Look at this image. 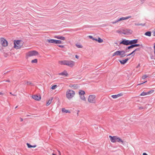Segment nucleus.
Returning a JSON list of instances; mask_svg holds the SVG:
<instances>
[{"instance_id":"nucleus-1","label":"nucleus","mask_w":155,"mask_h":155,"mask_svg":"<svg viewBox=\"0 0 155 155\" xmlns=\"http://www.w3.org/2000/svg\"><path fill=\"white\" fill-rule=\"evenodd\" d=\"M61 65H67L70 67H73L75 64L74 61L71 60H63L59 61Z\"/></svg>"},{"instance_id":"nucleus-2","label":"nucleus","mask_w":155,"mask_h":155,"mask_svg":"<svg viewBox=\"0 0 155 155\" xmlns=\"http://www.w3.org/2000/svg\"><path fill=\"white\" fill-rule=\"evenodd\" d=\"M109 137L110 138V141L112 143H115L116 142L121 143H123L124 141L123 140L117 136H112L110 135L109 136Z\"/></svg>"},{"instance_id":"nucleus-3","label":"nucleus","mask_w":155,"mask_h":155,"mask_svg":"<svg viewBox=\"0 0 155 155\" xmlns=\"http://www.w3.org/2000/svg\"><path fill=\"white\" fill-rule=\"evenodd\" d=\"M75 94L74 91L71 90H68L66 92V97L68 99L72 98Z\"/></svg>"},{"instance_id":"nucleus-4","label":"nucleus","mask_w":155,"mask_h":155,"mask_svg":"<svg viewBox=\"0 0 155 155\" xmlns=\"http://www.w3.org/2000/svg\"><path fill=\"white\" fill-rule=\"evenodd\" d=\"M22 45V41L21 40H15L14 41V48L16 49L20 48Z\"/></svg>"},{"instance_id":"nucleus-5","label":"nucleus","mask_w":155,"mask_h":155,"mask_svg":"<svg viewBox=\"0 0 155 155\" xmlns=\"http://www.w3.org/2000/svg\"><path fill=\"white\" fill-rule=\"evenodd\" d=\"M88 101L91 103L94 104L96 102V96L95 95H90L89 96Z\"/></svg>"},{"instance_id":"nucleus-6","label":"nucleus","mask_w":155,"mask_h":155,"mask_svg":"<svg viewBox=\"0 0 155 155\" xmlns=\"http://www.w3.org/2000/svg\"><path fill=\"white\" fill-rule=\"evenodd\" d=\"M38 53L37 51H32L28 52L27 54V56L28 57H30L38 55Z\"/></svg>"},{"instance_id":"nucleus-7","label":"nucleus","mask_w":155,"mask_h":155,"mask_svg":"<svg viewBox=\"0 0 155 155\" xmlns=\"http://www.w3.org/2000/svg\"><path fill=\"white\" fill-rule=\"evenodd\" d=\"M0 43L4 47L7 46L8 45V41L3 38H1Z\"/></svg>"},{"instance_id":"nucleus-8","label":"nucleus","mask_w":155,"mask_h":155,"mask_svg":"<svg viewBox=\"0 0 155 155\" xmlns=\"http://www.w3.org/2000/svg\"><path fill=\"white\" fill-rule=\"evenodd\" d=\"M123 34L127 35L131 34L133 32L131 30L129 29H126L123 30Z\"/></svg>"},{"instance_id":"nucleus-9","label":"nucleus","mask_w":155,"mask_h":155,"mask_svg":"<svg viewBox=\"0 0 155 155\" xmlns=\"http://www.w3.org/2000/svg\"><path fill=\"white\" fill-rule=\"evenodd\" d=\"M120 44H123L126 45H130L129 44V40L124 39L120 43Z\"/></svg>"},{"instance_id":"nucleus-10","label":"nucleus","mask_w":155,"mask_h":155,"mask_svg":"<svg viewBox=\"0 0 155 155\" xmlns=\"http://www.w3.org/2000/svg\"><path fill=\"white\" fill-rule=\"evenodd\" d=\"M59 75H61L62 76H65L66 77H68V74L67 73V71L64 70L63 72L59 73L58 74Z\"/></svg>"},{"instance_id":"nucleus-11","label":"nucleus","mask_w":155,"mask_h":155,"mask_svg":"<svg viewBox=\"0 0 155 155\" xmlns=\"http://www.w3.org/2000/svg\"><path fill=\"white\" fill-rule=\"evenodd\" d=\"M32 98L35 100L39 101L41 99V96L39 95H33L32 96Z\"/></svg>"},{"instance_id":"nucleus-12","label":"nucleus","mask_w":155,"mask_h":155,"mask_svg":"<svg viewBox=\"0 0 155 155\" xmlns=\"http://www.w3.org/2000/svg\"><path fill=\"white\" fill-rule=\"evenodd\" d=\"M137 39H134L130 41L129 40V44L132 45L136 44L137 42Z\"/></svg>"},{"instance_id":"nucleus-13","label":"nucleus","mask_w":155,"mask_h":155,"mask_svg":"<svg viewBox=\"0 0 155 155\" xmlns=\"http://www.w3.org/2000/svg\"><path fill=\"white\" fill-rule=\"evenodd\" d=\"M131 45L130 46H129L127 47L125 49V51H126V52H129L130 51V49L131 48H132L134 47L133 45Z\"/></svg>"},{"instance_id":"nucleus-14","label":"nucleus","mask_w":155,"mask_h":155,"mask_svg":"<svg viewBox=\"0 0 155 155\" xmlns=\"http://www.w3.org/2000/svg\"><path fill=\"white\" fill-rule=\"evenodd\" d=\"M120 56L121 57H123L126 55L125 54V53L126 52V51H125L124 50L120 51Z\"/></svg>"},{"instance_id":"nucleus-15","label":"nucleus","mask_w":155,"mask_h":155,"mask_svg":"<svg viewBox=\"0 0 155 155\" xmlns=\"http://www.w3.org/2000/svg\"><path fill=\"white\" fill-rule=\"evenodd\" d=\"M123 95L122 93L119 94L117 95H112L111 97L113 98H116L119 97Z\"/></svg>"},{"instance_id":"nucleus-16","label":"nucleus","mask_w":155,"mask_h":155,"mask_svg":"<svg viewBox=\"0 0 155 155\" xmlns=\"http://www.w3.org/2000/svg\"><path fill=\"white\" fill-rule=\"evenodd\" d=\"M129 59L128 58H127L124 60L120 61H119L121 64H124Z\"/></svg>"},{"instance_id":"nucleus-17","label":"nucleus","mask_w":155,"mask_h":155,"mask_svg":"<svg viewBox=\"0 0 155 155\" xmlns=\"http://www.w3.org/2000/svg\"><path fill=\"white\" fill-rule=\"evenodd\" d=\"M53 99V97H51L48 100V101L46 103V105L47 106H48L51 103Z\"/></svg>"},{"instance_id":"nucleus-18","label":"nucleus","mask_w":155,"mask_h":155,"mask_svg":"<svg viewBox=\"0 0 155 155\" xmlns=\"http://www.w3.org/2000/svg\"><path fill=\"white\" fill-rule=\"evenodd\" d=\"M54 37L57 39H60L63 40H65V38L62 36H55Z\"/></svg>"},{"instance_id":"nucleus-19","label":"nucleus","mask_w":155,"mask_h":155,"mask_svg":"<svg viewBox=\"0 0 155 155\" xmlns=\"http://www.w3.org/2000/svg\"><path fill=\"white\" fill-rule=\"evenodd\" d=\"M120 51H116L115 52H114L112 55V56H114L115 55H119L120 56Z\"/></svg>"},{"instance_id":"nucleus-20","label":"nucleus","mask_w":155,"mask_h":155,"mask_svg":"<svg viewBox=\"0 0 155 155\" xmlns=\"http://www.w3.org/2000/svg\"><path fill=\"white\" fill-rule=\"evenodd\" d=\"M47 41L49 43H55V40L54 39H48Z\"/></svg>"},{"instance_id":"nucleus-21","label":"nucleus","mask_w":155,"mask_h":155,"mask_svg":"<svg viewBox=\"0 0 155 155\" xmlns=\"http://www.w3.org/2000/svg\"><path fill=\"white\" fill-rule=\"evenodd\" d=\"M85 94V92L83 90H80L79 91V94L80 95H84Z\"/></svg>"},{"instance_id":"nucleus-22","label":"nucleus","mask_w":155,"mask_h":155,"mask_svg":"<svg viewBox=\"0 0 155 155\" xmlns=\"http://www.w3.org/2000/svg\"><path fill=\"white\" fill-rule=\"evenodd\" d=\"M151 33L150 31H147V32H146L145 33L144 35L146 36L150 37L151 36Z\"/></svg>"},{"instance_id":"nucleus-23","label":"nucleus","mask_w":155,"mask_h":155,"mask_svg":"<svg viewBox=\"0 0 155 155\" xmlns=\"http://www.w3.org/2000/svg\"><path fill=\"white\" fill-rule=\"evenodd\" d=\"M27 145L28 146V147L29 148H32V147H35L36 146V145H35L32 146V145H31L30 144H29V143H27Z\"/></svg>"},{"instance_id":"nucleus-24","label":"nucleus","mask_w":155,"mask_h":155,"mask_svg":"<svg viewBox=\"0 0 155 155\" xmlns=\"http://www.w3.org/2000/svg\"><path fill=\"white\" fill-rule=\"evenodd\" d=\"M135 54V52L134 51V50L133 51H132L130 53L127 54V56H129L131 55H132V56H134Z\"/></svg>"},{"instance_id":"nucleus-25","label":"nucleus","mask_w":155,"mask_h":155,"mask_svg":"<svg viewBox=\"0 0 155 155\" xmlns=\"http://www.w3.org/2000/svg\"><path fill=\"white\" fill-rule=\"evenodd\" d=\"M135 54V52L134 51V50L133 51H132L130 53L127 54V56H129L131 55H132V56H134Z\"/></svg>"},{"instance_id":"nucleus-26","label":"nucleus","mask_w":155,"mask_h":155,"mask_svg":"<svg viewBox=\"0 0 155 155\" xmlns=\"http://www.w3.org/2000/svg\"><path fill=\"white\" fill-rule=\"evenodd\" d=\"M80 98L82 100L84 101H86V98L85 97L84 95H80Z\"/></svg>"},{"instance_id":"nucleus-27","label":"nucleus","mask_w":155,"mask_h":155,"mask_svg":"<svg viewBox=\"0 0 155 155\" xmlns=\"http://www.w3.org/2000/svg\"><path fill=\"white\" fill-rule=\"evenodd\" d=\"M62 112L66 113H70V112L68 110H67L65 109L64 108H62Z\"/></svg>"},{"instance_id":"nucleus-28","label":"nucleus","mask_w":155,"mask_h":155,"mask_svg":"<svg viewBox=\"0 0 155 155\" xmlns=\"http://www.w3.org/2000/svg\"><path fill=\"white\" fill-rule=\"evenodd\" d=\"M135 25L136 26H139V25H142L143 26H145V24H142V23H135Z\"/></svg>"},{"instance_id":"nucleus-29","label":"nucleus","mask_w":155,"mask_h":155,"mask_svg":"<svg viewBox=\"0 0 155 155\" xmlns=\"http://www.w3.org/2000/svg\"><path fill=\"white\" fill-rule=\"evenodd\" d=\"M61 43L62 41L61 40H55V44H61Z\"/></svg>"},{"instance_id":"nucleus-30","label":"nucleus","mask_w":155,"mask_h":155,"mask_svg":"<svg viewBox=\"0 0 155 155\" xmlns=\"http://www.w3.org/2000/svg\"><path fill=\"white\" fill-rule=\"evenodd\" d=\"M147 95V92H144V91L142 92L141 94L140 95V96H145Z\"/></svg>"},{"instance_id":"nucleus-31","label":"nucleus","mask_w":155,"mask_h":155,"mask_svg":"<svg viewBox=\"0 0 155 155\" xmlns=\"http://www.w3.org/2000/svg\"><path fill=\"white\" fill-rule=\"evenodd\" d=\"M97 41L100 43H101L103 42V40L100 38H98L97 39Z\"/></svg>"},{"instance_id":"nucleus-32","label":"nucleus","mask_w":155,"mask_h":155,"mask_svg":"<svg viewBox=\"0 0 155 155\" xmlns=\"http://www.w3.org/2000/svg\"><path fill=\"white\" fill-rule=\"evenodd\" d=\"M37 60L36 59H34V60H32L31 61V62L32 63H36L37 62Z\"/></svg>"},{"instance_id":"nucleus-33","label":"nucleus","mask_w":155,"mask_h":155,"mask_svg":"<svg viewBox=\"0 0 155 155\" xmlns=\"http://www.w3.org/2000/svg\"><path fill=\"white\" fill-rule=\"evenodd\" d=\"M133 45L134 47H135L140 46H141L142 45H140L139 44H133Z\"/></svg>"},{"instance_id":"nucleus-34","label":"nucleus","mask_w":155,"mask_h":155,"mask_svg":"<svg viewBox=\"0 0 155 155\" xmlns=\"http://www.w3.org/2000/svg\"><path fill=\"white\" fill-rule=\"evenodd\" d=\"M154 90H151L150 91L147 92V95L151 94L153 93L154 92Z\"/></svg>"},{"instance_id":"nucleus-35","label":"nucleus","mask_w":155,"mask_h":155,"mask_svg":"<svg viewBox=\"0 0 155 155\" xmlns=\"http://www.w3.org/2000/svg\"><path fill=\"white\" fill-rule=\"evenodd\" d=\"M76 46L79 48H82L83 47V46L82 45H78V44H76Z\"/></svg>"},{"instance_id":"nucleus-36","label":"nucleus","mask_w":155,"mask_h":155,"mask_svg":"<svg viewBox=\"0 0 155 155\" xmlns=\"http://www.w3.org/2000/svg\"><path fill=\"white\" fill-rule=\"evenodd\" d=\"M148 77V76L146 74L143 75L142 77V79H144Z\"/></svg>"},{"instance_id":"nucleus-37","label":"nucleus","mask_w":155,"mask_h":155,"mask_svg":"<svg viewBox=\"0 0 155 155\" xmlns=\"http://www.w3.org/2000/svg\"><path fill=\"white\" fill-rule=\"evenodd\" d=\"M140 48H136L134 50V51L135 52L137 51H140Z\"/></svg>"},{"instance_id":"nucleus-38","label":"nucleus","mask_w":155,"mask_h":155,"mask_svg":"<svg viewBox=\"0 0 155 155\" xmlns=\"http://www.w3.org/2000/svg\"><path fill=\"white\" fill-rule=\"evenodd\" d=\"M118 21H118V19H117L116 20L114 21L111 22V23L113 24H115V23H117V22H118Z\"/></svg>"},{"instance_id":"nucleus-39","label":"nucleus","mask_w":155,"mask_h":155,"mask_svg":"<svg viewBox=\"0 0 155 155\" xmlns=\"http://www.w3.org/2000/svg\"><path fill=\"white\" fill-rule=\"evenodd\" d=\"M118 19V21H119L121 20H125V18L122 17V18H119Z\"/></svg>"},{"instance_id":"nucleus-40","label":"nucleus","mask_w":155,"mask_h":155,"mask_svg":"<svg viewBox=\"0 0 155 155\" xmlns=\"http://www.w3.org/2000/svg\"><path fill=\"white\" fill-rule=\"evenodd\" d=\"M27 83L28 85H30L32 86L33 85V84L32 83H31V82L27 81Z\"/></svg>"},{"instance_id":"nucleus-41","label":"nucleus","mask_w":155,"mask_h":155,"mask_svg":"<svg viewBox=\"0 0 155 155\" xmlns=\"http://www.w3.org/2000/svg\"><path fill=\"white\" fill-rule=\"evenodd\" d=\"M57 87V85H54L53 86L51 87V88L52 90H54V89L55 88H56V87Z\"/></svg>"},{"instance_id":"nucleus-42","label":"nucleus","mask_w":155,"mask_h":155,"mask_svg":"<svg viewBox=\"0 0 155 155\" xmlns=\"http://www.w3.org/2000/svg\"><path fill=\"white\" fill-rule=\"evenodd\" d=\"M117 32L119 34H123V31H122L120 30H117Z\"/></svg>"},{"instance_id":"nucleus-43","label":"nucleus","mask_w":155,"mask_h":155,"mask_svg":"<svg viewBox=\"0 0 155 155\" xmlns=\"http://www.w3.org/2000/svg\"><path fill=\"white\" fill-rule=\"evenodd\" d=\"M58 46L60 48H63L64 47V46L63 45H58Z\"/></svg>"},{"instance_id":"nucleus-44","label":"nucleus","mask_w":155,"mask_h":155,"mask_svg":"<svg viewBox=\"0 0 155 155\" xmlns=\"http://www.w3.org/2000/svg\"><path fill=\"white\" fill-rule=\"evenodd\" d=\"M131 17V16H128L126 17H125V20L128 19L129 18H130Z\"/></svg>"},{"instance_id":"nucleus-45","label":"nucleus","mask_w":155,"mask_h":155,"mask_svg":"<svg viewBox=\"0 0 155 155\" xmlns=\"http://www.w3.org/2000/svg\"><path fill=\"white\" fill-rule=\"evenodd\" d=\"M153 48L154 49V53L155 55V43L154 44V45L153 46Z\"/></svg>"},{"instance_id":"nucleus-46","label":"nucleus","mask_w":155,"mask_h":155,"mask_svg":"<svg viewBox=\"0 0 155 155\" xmlns=\"http://www.w3.org/2000/svg\"><path fill=\"white\" fill-rule=\"evenodd\" d=\"M143 107H139V109L140 110H142L143 109Z\"/></svg>"},{"instance_id":"nucleus-47","label":"nucleus","mask_w":155,"mask_h":155,"mask_svg":"<svg viewBox=\"0 0 155 155\" xmlns=\"http://www.w3.org/2000/svg\"><path fill=\"white\" fill-rule=\"evenodd\" d=\"M145 0H140V1L142 3H143Z\"/></svg>"},{"instance_id":"nucleus-48","label":"nucleus","mask_w":155,"mask_h":155,"mask_svg":"<svg viewBox=\"0 0 155 155\" xmlns=\"http://www.w3.org/2000/svg\"><path fill=\"white\" fill-rule=\"evenodd\" d=\"M89 37L90 38H91L92 39H93V38H94L92 36L90 35V36H89Z\"/></svg>"},{"instance_id":"nucleus-49","label":"nucleus","mask_w":155,"mask_h":155,"mask_svg":"<svg viewBox=\"0 0 155 155\" xmlns=\"http://www.w3.org/2000/svg\"><path fill=\"white\" fill-rule=\"evenodd\" d=\"M93 40H95V41H97V38H93Z\"/></svg>"},{"instance_id":"nucleus-50","label":"nucleus","mask_w":155,"mask_h":155,"mask_svg":"<svg viewBox=\"0 0 155 155\" xmlns=\"http://www.w3.org/2000/svg\"><path fill=\"white\" fill-rule=\"evenodd\" d=\"M75 58H76L78 59L79 58V56L78 55H75Z\"/></svg>"},{"instance_id":"nucleus-51","label":"nucleus","mask_w":155,"mask_h":155,"mask_svg":"<svg viewBox=\"0 0 155 155\" xmlns=\"http://www.w3.org/2000/svg\"><path fill=\"white\" fill-rule=\"evenodd\" d=\"M147 81H145V82H143V83H142L139 84H138V85H140V84H143L144 83H145V82H147Z\"/></svg>"},{"instance_id":"nucleus-52","label":"nucleus","mask_w":155,"mask_h":155,"mask_svg":"<svg viewBox=\"0 0 155 155\" xmlns=\"http://www.w3.org/2000/svg\"><path fill=\"white\" fill-rule=\"evenodd\" d=\"M153 36H155V31L153 32Z\"/></svg>"},{"instance_id":"nucleus-53","label":"nucleus","mask_w":155,"mask_h":155,"mask_svg":"<svg viewBox=\"0 0 155 155\" xmlns=\"http://www.w3.org/2000/svg\"><path fill=\"white\" fill-rule=\"evenodd\" d=\"M143 155H148L146 153H143Z\"/></svg>"},{"instance_id":"nucleus-54","label":"nucleus","mask_w":155,"mask_h":155,"mask_svg":"<svg viewBox=\"0 0 155 155\" xmlns=\"http://www.w3.org/2000/svg\"><path fill=\"white\" fill-rule=\"evenodd\" d=\"M20 120H21V121H23V119H22V118H21L20 117Z\"/></svg>"},{"instance_id":"nucleus-55","label":"nucleus","mask_w":155,"mask_h":155,"mask_svg":"<svg viewBox=\"0 0 155 155\" xmlns=\"http://www.w3.org/2000/svg\"><path fill=\"white\" fill-rule=\"evenodd\" d=\"M140 64H139L137 66V68H138L139 67H140Z\"/></svg>"},{"instance_id":"nucleus-56","label":"nucleus","mask_w":155,"mask_h":155,"mask_svg":"<svg viewBox=\"0 0 155 155\" xmlns=\"http://www.w3.org/2000/svg\"><path fill=\"white\" fill-rule=\"evenodd\" d=\"M3 94L1 92H0V95H3Z\"/></svg>"},{"instance_id":"nucleus-57","label":"nucleus","mask_w":155,"mask_h":155,"mask_svg":"<svg viewBox=\"0 0 155 155\" xmlns=\"http://www.w3.org/2000/svg\"><path fill=\"white\" fill-rule=\"evenodd\" d=\"M6 81L7 82H10V81L9 80H7Z\"/></svg>"},{"instance_id":"nucleus-58","label":"nucleus","mask_w":155,"mask_h":155,"mask_svg":"<svg viewBox=\"0 0 155 155\" xmlns=\"http://www.w3.org/2000/svg\"><path fill=\"white\" fill-rule=\"evenodd\" d=\"M74 86H75V85H73L72 86V87H75Z\"/></svg>"},{"instance_id":"nucleus-59","label":"nucleus","mask_w":155,"mask_h":155,"mask_svg":"<svg viewBox=\"0 0 155 155\" xmlns=\"http://www.w3.org/2000/svg\"><path fill=\"white\" fill-rule=\"evenodd\" d=\"M52 155H56L54 153H52Z\"/></svg>"},{"instance_id":"nucleus-60","label":"nucleus","mask_w":155,"mask_h":155,"mask_svg":"<svg viewBox=\"0 0 155 155\" xmlns=\"http://www.w3.org/2000/svg\"><path fill=\"white\" fill-rule=\"evenodd\" d=\"M17 107H18V106H16V107H15V109H16V108H17Z\"/></svg>"},{"instance_id":"nucleus-61","label":"nucleus","mask_w":155,"mask_h":155,"mask_svg":"<svg viewBox=\"0 0 155 155\" xmlns=\"http://www.w3.org/2000/svg\"><path fill=\"white\" fill-rule=\"evenodd\" d=\"M10 94H12V93L11 92H10Z\"/></svg>"}]
</instances>
